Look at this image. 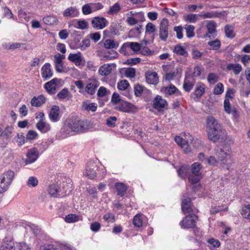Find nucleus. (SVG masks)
<instances>
[{"label": "nucleus", "instance_id": "1", "mask_svg": "<svg viewBox=\"0 0 250 250\" xmlns=\"http://www.w3.org/2000/svg\"><path fill=\"white\" fill-rule=\"evenodd\" d=\"M207 133L208 139L214 142L220 139L225 141L227 137V133L217 120L211 116H208L206 119Z\"/></svg>", "mask_w": 250, "mask_h": 250}, {"label": "nucleus", "instance_id": "2", "mask_svg": "<svg viewBox=\"0 0 250 250\" xmlns=\"http://www.w3.org/2000/svg\"><path fill=\"white\" fill-rule=\"evenodd\" d=\"M214 151V154L221 163L222 167L225 169H229L233 163L230 146L226 144L217 146Z\"/></svg>", "mask_w": 250, "mask_h": 250}, {"label": "nucleus", "instance_id": "3", "mask_svg": "<svg viewBox=\"0 0 250 250\" xmlns=\"http://www.w3.org/2000/svg\"><path fill=\"white\" fill-rule=\"evenodd\" d=\"M69 120L72 132L82 133L87 131L89 128V125L86 121L79 120L76 118L71 119Z\"/></svg>", "mask_w": 250, "mask_h": 250}, {"label": "nucleus", "instance_id": "4", "mask_svg": "<svg viewBox=\"0 0 250 250\" xmlns=\"http://www.w3.org/2000/svg\"><path fill=\"white\" fill-rule=\"evenodd\" d=\"M206 28L208 31L204 34H200V32L202 30V28H200L197 30V36L199 38H208L209 39L215 38L217 35V32L216 30V24L213 21H207Z\"/></svg>", "mask_w": 250, "mask_h": 250}, {"label": "nucleus", "instance_id": "5", "mask_svg": "<svg viewBox=\"0 0 250 250\" xmlns=\"http://www.w3.org/2000/svg\"><path fill=\"white\" fill-rule=\"evenodd\" d=\"M127 18L126 21L130 25H134L139 22L145 20L144 15L142 12H136L130 11L126 14Z\"/></svg>", "mask_w": 250, "mask_h": 250}, {"label": "nucleus", "instance_id": "6", "mask_svg": "<svg viewBox=\"0 0 250 250\" xmlns=\"http://www.w3.org/2000/svg\"><path fill=\"white\" fill-rule=\"evenodd\" d=\"M198 216L194 214L187 215L180 223L181 227L183 229L194 228L196 226Z\"/></svg>", "mask_w": 250, "mask_h": 250}, {"label": "nucleus", "instance_id": "7", "mask_svg": "<svg viewBox=\"0 0 250 250\" xmlns=\"http://www.w3.org/2000/svg\"><path fill=\"white\" fill-rule=\"evenodd\" d=\"M116 109L120 111L131 113H135L138 110V108L135 105L124 101L118 105Z\"/></svg>", "mask_w": 250, "mask_h": 250}, {"label": "nucleus", "instance_id": "8", "mask_svg": "<svg viewBox=\"0 0 250 250\" xmlns=\"http://www.w3.org/2000/svg\"><path fill=\"white\" fill-rule=\"evenodd\" d=\"M169 22L167 19H163L159 26V37L161 40L166 41L168 35Z\"/></svg>", "mask_w": 250, "mask_h": 250}, {"label": "nucleus", "instance_id": "9", "mask_svg": "<svg viewBox=\"0 0 250 250\" xmlns=\"http://www.w3.org/2000/svg\"><path fill=\"white\" fill-rule=\"evenodd\" d=\"M161 91L167 97L172 95L176 97L182 95L181 92L173 84H170L167 86H163L161 88Z\"/></svg>", "mask_w": 250, "mask_h": 250}, {"label": "nucleus", "instance_id": "10", "mask_svg": "<svg viewBox=\"0 0 250 250\" xmlns=\"http://www.w3.org/2000/svg\"><path fill=\"white\" fill-rule=\"evenodd\" d=\"M108 23L107 20L104 17L97 16L94 17L91 21L92 26L97 29H102Z\"/></svg>", "mask_w": 250, "mask_h": 250}, {"label": "nucleus", "instance_id": "11", "mask_svg": "<svg viewBox=\"0 0 250 250\" xmlns=\"http://www.w3.org/2000/svg\"><path fill=\"white\" fill-rule=\"evenodd\" d=\"M70 125L69 120L66 121L57 134V137L62 139L69 136L72 132Z\"/></svg>", "mask_w": 250, "mask_h": 250}, {"label": "nucleus", "instance_id": "12", "mask_svg": "<svg viewBox=\"0 0 250 250\" xmlns=\"http://www.w3.org/2000/svg\"><path fill=\"white\" fill-rule=\"evenodd\" d=\"M25 163L26 165L34 163L39 157V152L37 148L33 147L29 149L26 155Z\"/></svg>", "mask_w": 250, "mask_h": 250}, {"label": "nucleus", "instance_id": "13", "mask_svg": "<svg viewBox=\"0 0 250 250\" xmlns=\"http://www.w3.org/2000/svg\"><path fill=\"white\" fill-rule=\"evenodd\" d=\"M206 88V85L202 82H198L196 83L195 90L192 93L194 96L193 99L195 101L199 100L203 96L205 93Z\"/></svg>", "mask_w": 250, "mask_h": 250}, {"label": "nucleus", "instance_id": "14", "mask_svg": "<svg viewBox=\"0 0 250 250\" xmlns=\"http://www.w3.org/2000/svg\"><path fill=\"white\" fill-rule=\"evenodd\" d=\"M66 192V190L63 189L62 190L60 187L57 184L51 185L48 188V193L51 196L54 197H59L63 196V194Z\"/></svg>", "mask_w": 250, "mask_h": 250}, {"label": "nucleus", "instance_id": "15", "mask_svg": "<svg viewBox=\"0 0 250 250\" xmlns=\"http://www.w3.org/2000/svg\"><path fill=\"white\" fill-rule=\"evenodd\" d=\"M97 167L96 164L93 161H90L87 163L85 174L89 179H93L96 176Z\"/></svg>", "mask_w": 250, "mask_h": 250}, {"label": "nucleus", "instance_id": "16", "mask_svg": "<svg viewBox=\"0 0 250 250\" xmlns=\"http://www.w3.org/2000/svg\"><path fill=\"white\" fill-rule=\"evenodd\" d=\"M53 74L51 64L48 62L45 63L41 68V75L42 78L44 80H47L53 76Z\"/></svg>", "mask_w": 250, "mask_h": 250}, {"label": "nucleus", "instance_id": "17", "mask_svg": "<svg viewBox=\"0 0 250 250\" xmlns=\"http://www.w3.org/2000/svg\"><path fill=\"white\" fill-rule=\"evenodd\" d=\"M167 105L166 100L160 96L157 95L153 101V107L158 111H161Z\"/></svg>", "mask_w": 250, "mask_h": 250}, {"label": "nucleus", "instance_id": "18", "mask_svg": "<svg viewBox=\"0 0 250 250\" xmlns=\"http://www.w3.org/2000/svg\"><path fill=\"white\" fill-rule=\"evenodd\" d=\"M119 56L118 53L115 50H111L107 52H101L99 54V57L101 60L109 61L117 58Z\"/></svg>", "mask_w": 250, "mask_h": 250}, {"label": "nucleus", "instance_id": "19", "mask_svg": "<svg viewBox=\"0 0 250 250\" xmlns=\"http://www.w3.org/2000/svg\"><path fill=\"white\" fill-rule=\"evenodd\" d=\"M59 82L57 78H54L44 84V88L46 91L50 94L55 93L56 90L57 83Z\"/></svg>", "mask_w": 250, "mask_h": 250}, {"label": "nucleus", "instance_id": "20", "mask_svg": "<svg viewBox=\"0 0 250 250\" xmlns=\"http://www.w3.org/2000/svg\"><path fill=\"white\" fill-rule=\"evenodd\" d=\"M174 140L181 147L185 153H188L191 151V147L188 145V141L179 136H176Z\"/></svg>", "mask_w": 250, "mask_h": 250}, {"label": "nucleus", "instance_id": "21", "mask_svg": "<svg viewBox=\"0 0 250 250\" xmlns=\"http://www.w3.org/2000/svg\"><path fill=\"white\" fill-rule=\"evenodd\" d=\"M59 112L60 109L58 106L53 105L48 115L49 118L51 122L56 123L60 120Z\"/></svg>", "mask_w": 250, "mask_h": 250}, {"label": "nucleus", "instance_id": "22", "mask_svg": "<svg viewBox=\"0 0 250 250\" xmlns=\"http://www.w3.org/2000/svg\"><path fill=\"white\" fill-rule=\"evenodd\" d=\"M146 82L149 84H157L159 82L158 74L155 72H147L146 73Z\"/></svg>", "mask_w": 250, "mask_h": 250}, {"label": "nucleus", "instance_id": "23", "mask_svg": "<svg viewBox=\"0 0 250 250\" xmlns=\"http://www.w3.org/2000/svg\"><path fill=\"white\" fill-rule=\"evenodd\" d=\"M0 250H16L14 241L5 238L0 246Z\"/></svg>", "mask_w": 250, "mask_h": 250}, {"label": "nucleus", "instance_id": "24", "mask_svg": "<svg viewBox=\"0 0 250 250\" xmlns=\"http://www.w3.org/2000/svg\"><path fill=\"white\" fill-rule=\"evenodd\" d=\"M79 10L76 7H70L66 8L63 12V15L65 17L74 18L78 17Z\"/></svg>", "mask_w": 250, "mask_h": 250}, {"label": "nucleus", "instance_id": "25", "mask_svg": "<svg viewBox=\"0 0 250 250\" xmlns=\"http://www.w3.org/2000/svg\"><path fill=\"white\" fill-rule=\"evenodd\" d=\"M36 127L42 133H47L51 129L50 125L45 121H39L36 124Z\"/></svg>", "mask_w": 250, "mask_h": 250}, {"label": "nucleus", "instance_id": "26", "mask_svg": "<svg viewBox=\"0 0 250 250\" xmlns=\"http://www.w3.org/2000/svg\"><path fill=\"white\" fill-rule=\"evenodd\" d=\"M182 209L184 213H188L193 211L191 208V200L189 198H186L182 200Z\"/></svg>", "mask_w": 250, "mask_h": 250}, {"label": "nucleus", "instance_id": "27", "mask_svg": "<svg viewBox=\"0 0 250 250\" xmlns=\"http://www.w3.org/2000/svg\"><path fill=\"white\" fill-rule=\"evenodd\" d=\"M68 60L77 66L80 65L82 62V54L81 52L76 54L70 53L68 57Z\"/></svg>", "mask_w": 250, "mask_h": 250}, {"label": "nucleus", "instance_id": "28", "mask_svg": "<svg viewBox=\"0 0 250 250\" xmlns=\"http://www.w3.org/2000/svg\"><path fill=\"white\" fill-rule=\"evenodd\" d=\"M114 65L115 66V64H104L102 66H101L99 69V73L102 76H107L108 75L111 71L112 68L111 66Z\"/></svg>", "mask_w": 250, "mask_h": 250}, {"label": "nucleus", "instance_id": "29", "mask_svg": "<svg viewBox=\"0 0 250 250\" xmlns=\"http://www.w3.org/2000/svg\"><path fill=\"white\" fill-rule=\"evenodd\" d=\"M99 86L98 82L96 81H92L87 83L85 86V89L87 93L90 95H93L95 93L96 89Z\"/></svg>", "mask_w": 250, "mask_h": 250}, {"label": "nucleus", "instance_id": "30", "mask_svg": "<svg viewBox=\"0 0 250 250\" xmlns=\"http://www.w3.org/2000/svg\"><path fill=\"white\" fill-rule=\"evenodd\" d=\"M82 109L85 111L95 112L97 108V105L94 103H89L88 101H84L82 103Z\"/></svg>", "mask_w": 250, "mask_h": 250}, {"label": "nucleus", "instance_id": "31", "mask_svg": "<svg viewBox=\"0 0 250 250\" xmlns=\"http://www.w3.org/2000/svg\"><path fill=\"white\" fill-rule=\"evenodd\" d=\"M195 84V81L192 78H185L183 88L186 92H189L193 88Z\"/></svg>", "mask_w": 250, "mask_h": 250}, {"label": "nucleus", "instance_id": "32", "mask_svg": "<svg viewBox=\"0 0 250 250\" xmlns=\"http://www.w3.org/2000/svg\"><path fill=\"white\" fill-rule=\"evenodd\" d=\"M45 98L43 95L34 97L31 100V104L33 106L40 107L45 102Z\"/></svg>", "mask_w": 250, "mask_h": 250}, {"label": "nucleus", "instance_id": "33", "mask_svg": "<svg viewBox=\"0 0 250 250\" xmlns=\"http://www.w3.org/2000/svg\"><path fill=\"white\" fill-rule=\"evenodd\" d=\"M15 173L12 170H9L2 174L0 179L6 182L8 184L10 185L14 177Z\"/></svg>", "mask_w": 250, "mask_h": 250}, {"label": "nucleus", "instance_id": "34", "mask_svg": "<svg viewBox=\"0 0 250 250\" xmlns=\"http://www.w3.org/2000/svg\"><path fill=\"white\" fill-rule=\"evenodd\" d=\"M227 69L228 70L233 71L235 75L239 74L242 70V67L239 63H229L227 66Z\"/></svg>", "mask_w": 250, "mask_h": 250}, {"label": "nucleus", "instance_id": "35", "mask_svg": "<svg viewBox=\"0 0 250 250\" xmlns=\"http://www.w3.org/2000/svg\"><path fill=\"white\" fill-rule=\"evenodd\" d=\"M173 51L177 55L182 56L185 58L188 56V53L186 49L180 44L176 45L174 47Z\"/></svg>", "mask_w": 250, "mask_h": 250}, {"label": "nucleus", "instance_id": "36", "mask_svg": "<svg viewBox=\"0 0 250 250\" xmlns=\"http://www.w3.org/2000/svg\"><path fill=\"white\" fill-rule=\"evenodd\" d=\"M134 91L136 97H140L143 92L147 94L150 93V91L146 89L143 86L140 84H135L134 86Z\"/></svg>", "mask_w": 250, "mask_h": 250}, {"label": "nucleus", "instance_id": "37", "mask_svg": "<svg viewBox=\"0 0 250 250\" xmlns=\"http://www.w3.org/2000/svg\"><path fill=\"white\" fill-rule=\"evenodd\" d=\"M115 187L118 195L122 197L125 194L127 188L125 184L123 183H116Z\"/></svg>", "mask_w": 250, "mask_h": 250}, {"label": "nucleus", "instance_id": "38", "mask_svg": "<svg viewBox=\"0 0 250 250\" xmlns=\"http://www.w3.org/2000/svg\"><path fill=\"white\" fill-rule=\"evenodd\" d=\"M43 22L49 25H52L57 24L58 20L56 16H47L44 17L42 19Z\"/></svg>", "mask_w": 250, "mask_h": 250}, {"label": "nucleus", "instance_id": "39", "mask_svg": "<svg viewBox=\"0 0 250 250\" xmlns=\"http://www.w3.org/2000/svg\"><path fill=\"white\" fill-rule=\"evenodd\" d=\"M73 25L76 28L79 29H85L87 28L88 22L85 20H79L76 21L74 24L70 23H68V26L70 27L71 25Z\"/></svg>", "mask_w": 250, "mask_h": 250}, {"label": "nucleus", "instance_id": "40", "mask_svg": "<svg viewBox=\"0 0 250 250\" xmlns=\"http://www.w3.org/2000/svg\"><path fill=\"white\" fill-rule=\"evenodd\" d=\"M208 45L209 46L210 50H218L221 47V41L216 39L214 40H211L208 42Z\"/></svg>", "mask_w": 250, "mask_h": 250}, {"label": "nucleus", "instance_id": "41", "mask_svg": "<svg viewBox=\"0 0 250 250\" xmlns=\"http://www.w3.org/2000/svg\"><path fill=\"white\" fill-rule=\"evenodd\" d=\"M189 172V167L187 165L182 166L177 170L178 175L182 179H185Z\"/></svg>", "mask_w": 250, "mask_h": 250}, {"label": "nucleus", "instance_id": "42", "mask_svg": "<svg viewBox=\"0 0 250 250\" xmlns=\"http://www.w3.org/2000/svg\"><path fill=\"white\" fill-rule=\"evenodd\" d=\"M119 43L111 39H107L104 42L106 49H116L119 46Z\"/></svg>", "mask_w": 250, "mask_h": 250}, {"label": "nucleus", "instance_id": "43", "mask_svg": "<svg viewBox=\"0 0 250 250\" xmlns=\"http://www.w3.org/2000/svg\"><path fill=\"white\" fill-rule=\"evenodd\" d=\"M199 14H189L183 16V19L190 23H195L198 20Z\"/></svg>", "mask_w": 250, "mask_h": 250}, {"label": "nucleus", "instance_id": "44", "mask_svg": "<svg viewBox=\"0 0 250 250\" xmlns=\"http://www.w3.org/2000/svg\"><path fill=\"white\" fill-rule=\"evenodd\" d=\"M121 9V5L118 2L115 3L113 5L109 7L107 14L110 15H114L117 14Z\"/></svg>", "mask_w": 250, "mask_h": 250}, {"label": "nucleus", "instance_id": "45", "mask_svg": "<svg viewBox=\"0 0 250 250\" xmlns=\"http://www.w3.org/2000/svg\"><path fill=\"white\" fill-rule=\"evenodd\" d=\"M202 168V166L199 163L195 162L194 163L191 167L192 174L196 175H201V173L200 171Z\"/></svg>", "mask_w": 250, "mask_h": 250}, {"label": "nucleus", "instance_id": "46", "mask_svg": "<svg viewBox=\"0 0 250 250\" xmlns=\"http://www.w3.org/2000/svg\"><path fill=\"white\" fill-rule=\"evenodd\" d=\"M9 49H21L22 50H28L27 45L24 43L15 42L10 44L8 47Z\"/></svg>", "mask_w": 250, "mask_h": 250}, {"label": "nucleus", "instance_id": "47", "mask_svg": "<svg viewBox=\"0 0 250 250\" xmlns=\"http://www.w3.org/2000/svg\"><path fill=\"white\" fill-rule=\"evenodd\" d=\"M242 216L249 220H250V204L243 207L241 210Z\"/></svg>", "mask_w": 250, "mask_h": 250}, {"label": "nucleus", "instance_id": "48", "mask_svg": "<svg viewBox=\"0 0 250 250\" xmlns=\"http://www.w3.org/2000/svg\"><path fill=\"white\" fill-rule=\"evenodd\" d=\"M80 216L74 214H69L66 215L64 220L66 223H72L80 220Z\"/></svg>", "mask_w": 250, "mask_h": 250}, {"label": "nucleus", "instance_id": "49", "mask_svg": "<svg viewBox=\"0 0 250 250\" xmlns=\"http://www.w3.org/2000/svg\"><path fill=\"white\" fill-rule=\"evenodd\" d=\"M130 51L131 49L129 46V42H126L122 45L120 49L119 52L124 55H128L130 53Z\"/></svg>", "mask_w": 250, "mask_h": 250}, {"label": "nucleus", "instance_id": "50", "mask_svg": "<svg viewBox=\"0 0 250 250\" xmlns=\"http://www.w3.org/2000/svg\"><path fill=\"white\" fill-rule=\"evenodd\" d=\"M208 246L210 249H214L219 248L220 246V243L219 240L214 238H210L208 240Z\"/></svg>", "mask_w": 250, "mask_h": 250}, {"label": "nucleus", "instance_id": "51", "mask_svg": "<svg viewBox=\"0 0 250 250\" xmlns=\"http://www.w3.org/2000/svg\"><path fill=\"white\" fill-rule=\"evenodd\" d=\"M56 71L59 73H66L68 69L64 65L63 62L54 63Z\"/></svg>", "mask_w": 250, "mask_h": 250}, {"label": "nucleus", "instance_id": "52", "mask_svg": "<svg viewBox=\"0 0 250 250\" xmlns=\"http://www.w3.org/2000/svg\"><path fill=\"white\" fill-rule=\"evenodd\" d=\"M226 36L229 38H233L235 36L233 27L227 25L225 27Z\"/></svg>", "mask_w": 250, "mask_h": 250}, {"label": "nucleus", "instance_id": "53", "mask_svg": "<svg viewBox=\"0 0 250 250\" xmlns=\"http://www.w3.org/2000/svg\"><path fill=\"white\" fill-rule=\"evenodd\" d=\"M14 131V127L13 125H7L3 130V137L5 138H9L12 136V134Z\"/></svg>", "mask_w": 250, "mask_h": 250}, {"label": "nucleus", "instance_id": "54", "mask_svg": "<svg viewBox=\"0 0 250 250\" xmlns=\"http://www.w3.org/2000/svg\"><path fill=\"white\" fill-rule=\"evenodd\" d=\"M133 225L137 228H140L142 226V215L140 214H137L133 219Z\"/></svg>", "mask_w": 250, "mask_h": 250}, {"label": "nucleus", "instance_id": "55", "mask_svg": "<svg viewBox=\"0 0 250 250\" xmlns=\"http://www.w3.org/2000/svg\"><path fill=\"white\" fill-rule=\"evenodd\" d=\"M186 31V35L188 38H191L194 36L195 27L192 25L187 24L185 27Z\"/></svg>", "mask_w": 250, "mask_h": 250}, {"label": "nucleus", "instance_id": "56", "mask_svg": "<svg viewBox=\"0 0 250 250\" xmlns=\"http://www.w3.org/2000/svg\"><path fill=\"white\" fill-rule=\"evenodd\" d=\"M224 106L225 111L229 114H230L232 113L233 110L236 109L234 107L230 106V102L229 99H225L224 102Z\"/></svg>", "mask_w": 250, "mask_h": 250}, {"label": "nucleus", "instance_id": "57", "mask_svg": "<svg viewBox=\"0 0 250 250\" xmlns=\"http://www.w3.org/2000/svg\"><path fill=\"white\" fill-rule=\"evenodd\" d=\"M224 106L225 111L229 114H230L232 113L233 110L236 109L234 107L230 106V102L229 99H225L224 102Z\"/></svg>", "mask_w": 250, "mask_h": 250}, {"label": "nucleus", "instance_id": "58", "mask_svg": "<svg viewBox=\"0 0 250 250\" xmlns=\"http://www.w3.org/2000/svg\"><path fill=\"white\" fill-rule=\"evenodd\" d=\"M129 86V83L126 80H124L118 83L117 87L119 90H125Z\"/></svg>", "mask_w": 250, "mask_h": 250}, {"label": "nucleus", "instance_id": "59", "mask_svg": "<svg viewBox=\"0 0 250 250\" xmlns=\"http://www.w3.org/2000/svg\"><path fill=\"white\" fill-rule=\"evenodd\" d=\"M69 92L67 88H63L62 90H61L57 94V96L58 98L60 100H63L65 98H66L69 94Z\"/></svg>", "mask_w": 250, "mask_h": 250}, {"label": "nucleus", "instance_id": "60", "mask_svg": "<svg viewBox=\"0 0 250 250\" xmlns=\"http://www.w3.org/2000/svg\"><path fill=\"white\" fill-rule=\"evenodd\" d=\"M82 13L84 15H89L93 13L91 3H87L83 5L82 8Z\"/></svg>", "mask_w": 250, "mask_h": 250}, {"label": "nucleus", "instance_id": "61", "mask_svg": "<svg viewBox=\"0 0 250 250\" xmlns=\"http://www.w3.org/2000/svg\"><path fill=\"white\" fill-rule=\"evenodd\" d=\"M26 184L29 187H35L38 184V180L36 177L31 176L28 178Z\"/></svg>", "mask_w": 250, "mask_h": 250}, {"label": "nucleus", "instance_id": "62", "mask_svg": "<svg viewBox=\"0 0 250 250\" xmlns=\"http://www.w3.org/2000/svg\"><path fill=\"white\" fill-rule=\"evenodd\" d=\"M156 30V25L152 22H148L146 26V33L150 34Z\"/></svg>", "mask_w": 250, "mask_h": 250}, {"label": "nucleus", "instance_id": "63", "mask_svg": "<svg viewBox=\"0 0 250 250\" xmlns=\"http://www.w3.org/2000/svg\"><path fill=\"white\" fill-rule=\"evenodd\" d=\"M202 178L201 175L190 174L188 177V180L191 184L197 183Z\"/></svg>", "mask_w": 250, "mask_h": 250}, {"label": "nucleus", "instance_id": "64", "mask_svg": "<svg viewBox=\"0 0 250 250\" xmlns=\"http://www.w3.org/2000/svg\"><path fill=\"white\" fill-rule=\"evenodd\" d=\"M136 70L133 68H127L125 72V76L129 78H134L135 77Z\"/></svg>", "mask_w": 250, "mask_h": 250}]
</instances>
